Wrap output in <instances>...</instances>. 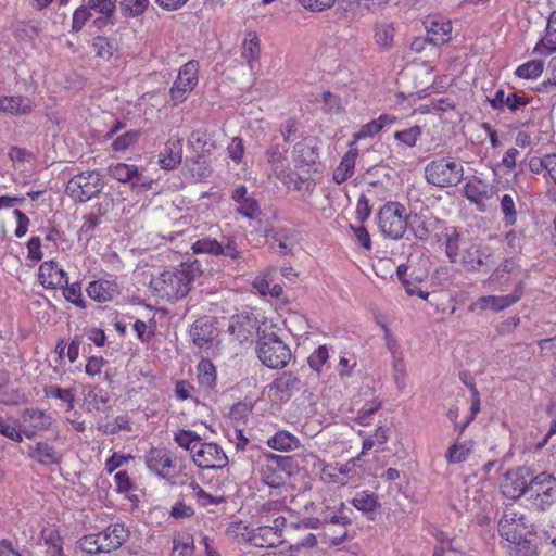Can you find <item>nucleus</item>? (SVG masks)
I'll return each instance as SVG.
<instances>
[{"instance_id":"nucleus-4","label":"nucleus","mask_w":556,"mask_h":556,"mask_svg":"<svg viewBox=\"0 0 556 556\" xmlns=\"http://www.w3.org/2000/svg\"><path fill=\"white\" fill-rule=\"evenodd\" d=\"M256 352L262 364L271 369L286 367L291 358L289 346L274 332L258 336Z\"/></svg>"},{"instance_id":"nucleus-20","label":"nucleus","mask_w":556,"mask_h":556,"mask_svg":"<svg viewBox=\"0 0 556 556\" xmlns=\"http://www.w3.org/2000/svg\"><path fill=\"white\" fill-rule=\"evenodd\" d=\"M38 278L47 289H54L68 282L67 274L54 261L43 262L39 266Z\"/></svg>"},{"instance_id":"nucleus-10","label":"nucleus","mask_w":556,"mask_h":556,"mask_svg":"<svg viewBox=\"0 0 556 556\" xmlns=\"http://www.w3.org/2000/svg\"><path fill=\"white\" fill-rule=\"evenodd\" d=\"M493 263V249L488 244L471 242L464 247L460 263L468 271H480L482 267Z\"/></svg>"},{"instance_id":"nucleus-24","label":"nucleus","mask_w":556,"mask_h":556,"mask_svg":"<svg viewBox=\"0 0 556 556\" xmlns=\"http://www.w3.org/2000/svg\"><path fill=\"white\" fill-rule=\"evenodd\" d=\"M86 291L98 303L110 302L121 293L116 281L111 279L93 280L88 285Z\"/></svg>"},{"instance_id":"nucleus-46","label":"nucleus","mask_w":556,"mask_h":556,"mask_svg":"<svg viewBox=\"0 0 556 556\" xmlns=\"http://www.w3.org/2000/svg\"><path fill=\"white\" fill-rule=\"evenodd\" d=\"M394 28L391 24L380 23L375 27V40L382 48H390L393 42Z\"/></svg>"},{"instance_id":"nucleus-14","label":"nucleus","mask_w":556,"mask_h":556,"mask_svg":"<svg viewBox=\"0 0 556 556\" xmlns=\"http://www.w3.org/2000/svg\"><path fill=\"white\" fill-rule=\"evenodd\" d=\"M189 333L194 345L200 349H210L217 334L214 318L210 316L198 318L191 325Z\"/></svg>"},{"instance_id":"nucleus-56","label":"nucleus","mask_w":556,"mask_h":556,"mask_svg":"<svg viewBox=\"0 0 556 556\" xmlns=\"http://www.w3.org/2000/svg\"><path fill=\"white\" fill-rule=\"evenodd\" d=\"M329 358V352L326 345H319L307 358L309 367L316 371L320 372L321 367L325 365L327 359Z\"/></svg>"},{"instance_id":"nucleus-8","label":"nucleus","mask_w":556,"mask_h":556,"mask_svg":"<svg viewBox=\"0 0 556 556\" xmlns=\"http://www.w3.org/2000/svg\"><path fill=\"white\" fill-rule=\"evenodd\" d=\"M532 476V471L527 467L508 470L501 483L502 494L513 500L527 495Z\"/></svg>"},{"instance_id":"nucleus-21","label":"nucleus","mask_w":556,"mask_h":556,"mask_svg":"<svg viewBox=\"0 0 556 556\" xmlns=\"http://www.w3.org/2000/svg\"><path fill=\"white\" fill-rule=\"evenodd\" d=\"M28 458L42 466H59L62 463V454L48 442H37L28 445Z\"/></svg>"},{"instance_id":"nucleus-26","label":"nucleus","mask_w":556,"mask_h":556,"mask_svg":"<svg viewBox=\"0 0 556 556\" xmlns=\"http://www.w3.org/2000/svg\"><path fill=\"white\" fill-rule=\"evenodd\" d=\"M464 195L477 205L483 204L488 199L494 195V188L484 184L481 179L475 178L464 186Z\"/></svg>"},{"instance_id":"nucleus-7","label":"nucleus","mask_w":556,"mask_h":556,"mask_svg":"<svg viewBox=\"0 0 556 556\" xmlns=\"http://www.w3.org/2000/svg\"><path fill=\"white\" fill-rule=\"evenodd\" d=\"M104 180L98 170H87L73 176L66 186L67 193L76 202H86L97 197L104 188Z\"/></svg>"},{"instance_id":"nucleus-2","label":"nucleus","mask_w":556,"mask_h":556,"mask_svg":"<svg viewBox=\"0 0 556 556\" xmlns=\"http://www.w3.org/2000/svg\"><path fill=\"white\" fill-rule=\"evenodd\" d=\"M194 269L190 265H181L179 268L165 270L151 285L156 294L167 301H176L185 298L191 290L194 280Z\"/></svg>"},{"instance_id":"nucleus-38","label":"nucleus","mask_w":556,"mask_h":556,"mask_svg":"<svg viewBox=\"0 0 556 556\" xmlns=\"http://www.w3.org/2000/svg\"><path fill=\"white\" fill-rule=\"evenodd\" d=\"M174 441L182 448L190 451L192 459L194 458V452L201 444V437L191 430L180 429L174 434Z\"/></svg>"},{"instance_id":"nucleus-15","label":"nucleus","mask_w":556,"mask_h":556,"mask_svg":"<svg viewBox=\"0 0 556 556\" xmlns=\"http://www.w3.org/2000/svg\"><path fill=\"white\" fill-rule=\"evenodd\" d=\"M526 518L513 509H506L498 521V531L506 541L521 540L526 530Z\"/></svg>"},{"instance_id":"nucleus-28","label":"nucleus","mask_w":556,"mask_h":556,"mask_svg":"<svg viewBox=\"0 0 556 556\" xmlns=\"http://www.w3.org/2000/svg\"><path fill=\"white\" fill-rule=\"evenodd\" d=\"M21 418L24 428L34 430H48L52 425V417L37 408H25Z\"/></svg>"},{"instance_id":"nucleus-33","label":"nucleus","mask_w":556,"mask_h":556,"mask_svg":"<svg viewBox=\"0 0 556 556\" xmlns=\"http://www.w3.org/2000/svg\"><path fill=\"white\" fill-rule=\"evenodd\" d=\"M267 445L280 452H291L300 446V440L289 431L281 430L267 440Z\"/></svg>"},{"instance_id":"nucleus-32","label":"nucleus","mask_w":556,"mask_h":556,"mask_svg":"<svg viewBox=\"0 0 556 556\" xmlns=\"http://www.w3.org/2000/svg\"><path fill=\"white\" fill-rule=\"evenodd\" d=\"M13 34L20 40H34L42 31V23L39 20H18L13 26Z\"/></svg>"},{"instance_id":"nucleus-50","label":"nucleus","mask_w":556,"mask_h":556,"mask_svg":"<svg viewBox=\"0 0 556 556\" xmlns=\"http://www.w3.org/2000/svg\"><path fill=\"white\" fill-rule=\"evenodd\" d=\"M219 244L220 242L217 241L216 239L203 238L197 240L192 244L191 249L195 254L206 253L218 256V252H220Z\"/></svg>"},{"instance_id":"nucleus-17","label":"nucleus","mask_w":556,"mask_h":556,"mask_svg":"<svg viewBox=\"0 0 556 556\" xmlns=\"http://www.w3.org/2000/svg\"><path fill=\"white\" fill-rule=\"evenodd\" d=\"M445 254L451 263L459 264L464 247L472 241L466 240L456 227H446L442 235Z\"/></svg>"},{"instance_id":"nucleus-34","label":"nucleus","mask_w":556,"mask_h":556,"mask_svg":"<svg viewBox=\"0 0 556 556\" xmlns=\"http://www.w3.org/2000/svg\"><path fill=\"white\" fill-rule=\"evenodd\" d=\"M287 149L283 147L280 149L278 143H271L270 147L265 151V157L268 164L271 166L273 173L279 177L285 172L286 154Z\"/></svg>"},{"instance_id":"nucleus-45","label":"nucleus","mask_w":556,"mask_h":556,"mask_svg":"<svg viewBox=\"0 0 556 556\" xmlns=\"http://www.w3.org/2000/svg\"><path fill=\"white\" fill-rule=\"evenodd\" d=\"M260 55V41L255 33H249L243 41L242 56L251 63Z\"/></svg>"},{"instance_id":"nucleus-39","label":"nucleus","mask_w":556,"mask_h":556,"mask_svg":"<svg viewBox=\"0 0 556 556\" xmlns=\"http://www.w3.org/2000/svg\"><path fill=\"white\" fill-rule=\"evenodd\" d=\"M260 473L262 481L270 488H279L287 482L286 475L280 473L269 459L261 466Z\"/></svg>"},{"instance_id":"nucleus-40","label":"nucleus","mask_w":556,"mask_h":556,"mask_svg":"<svg viewBox=\"0 0 556 556\" xmlns=\"http://www.w3.org/2000/svg\"><path fill=\"white\" fill-rule=\"evenodd\" d=\"M43 394L46 397L58 399L66 404V409L72 410L74 408L75 393L71 388H60L54 384L43 387Z\"/></svg>"},{"instance_id":"nucleus-12","label":"nucleus","mask_w":556,"mask_h":556,"mask_svg":"<svg viewBox=\"0 0 556 556\" xmlns=\"http://www.w3.org/2000/svg\"><path fill=\"white\" fill-rule=\"evenodd\" d=\"M193 462L200 468H224L228 464L225 452L215 443H202L194 452Z\"/></svg>"},{"instance_id":"nucleus-55","label":"nucleus","mask_w":556,"mask_h":556,"mask_svg":"<svg viewBox=\"0 0 556 556\" xmlns=\"http://www.w3.org/2000/svg\"><path fill=\"white\" fill-rule=\"evenodd\" d=\"M86 5L101 15L114 16L116 10V0H87Z\"/></svg>"},{"instance_id":"nucleus-30","label":"nucleus","mask_w":556,"mask_h":556,"mask_svg":"<svg viewBox=\"0 0 556 556\" xmlns=\"http://www.w3.org/2000/svg\"><path fill=\"white\" fill-rule=\"evenodd\" d=\"M300 388V379L291 372H282L270 386V389L276 391L280 400L290 397L294 392L299 391Z\"/></svg>"},{"instance_id":"nucleus-19","label":"nucleus","mask_w":556,"mask_h":556,"mask_svg":"<svg viewBox=\"0 0 556 556\" xmlns=\"http://www.w3.org/2000/svg\"><path fill=\"white\" fill-rule=\"evenodd\" d=\"M36 104L33 99L22 94L1 96L0 97V112L24 116L29 115L35 110Z\"/></svg>"},{"instance_id":"nucleus-47","label":"nucleus","mask_w":556,"mask_h":556,"mask_svg":"<svg viewBox=\"0 0 556 556\" xmlns=\"http://www.w3.org/2000/svg\"><path fill=\"white\" fill-rule=\"evenodd\" d=\"M86 399L88 402L89 409H93L97 412L102 410L109 402V396L106 392L97 387L91 388L87 392Z\"/></svg>"},{"instance_id":"nucleus-60","label":"nucleus","mask_w":556,"mask_h":556,"mask_svg":"<svg viewBox=\"0 0 556 556\" xmlns=\"http://www.w3.org/2000/svg\"><path fill=\"white\" fill-rule=\"evenodd\" d=\"M372 193V189H368L366 192L362 193L357 201L356 206V216L357 219L362 223L368 219L371 213V207L369 205L368 195Z\"/></svg>"},{"instance_id":"nucleus-36","label":"nucleus","mask_w":556,"mask_h":556,"mask_svg":"<svg viewBox=\"0 0 556 556\" xmlns=\"http://www.w3.org/2000/svg\"><path fill=\"white\" fill-rule=\"evenodd\" d=\"M198 381L205 390H212L216 384V368L210 359H202L198 364Z\"/></svg>"},{"instance_id":"nucleus-29","label":"nucleus","mask_w":556,"mask_h":556,"mask_svg":"<svg viewBox=\"0 0 556 556\" xmlns=\"http://www.w3.org/2000/svg\"><path fill=\"white\" fill-rule=\"evenodd\" d=\"M491 106L495 110H502L508 108L511 111H516L525 106L528 101L526 98L518 96L515 92L508 94L503 89H498L492 98H488Z\"/></svg>"},{"instance_id":"nucleus-51","label":"nucleus","mask_w":556,"mask_h":556,"mask_svg":"<svg viewBox=\"0 0 556 556\" xmlns=\"http://www.w3.org/2000/svg\"><path fill=\"white\" fill-rule=\"evenodd\" d=\"M271 238L278 243L279 252L283 255L288 254L294 244L293 236L287 229L275 230Z\"/></svg>"},{"instance_id":"nucleus-22","label":"nucleus","mask_w":556,"mask_h":556,"mask_svg":"<svg viewBox=\"0 0 556 556\" xmlns=\"http://www.w3.org/2000/svg\"><path fill=\"white\" fill-rule=\"evenodd\" d=\"M105 553L119 548L129 538V531L122 523H113L98 532Z\"/></svg>"},{"instance_id":"nucleus-42","label":"nucleus","mask_w":556,"mask_h":556,"mask_svg":"<svg viewBox=\"0 0 556 556\" xmlns=\"http://www.w3.org/2000/svg\"><path fill=\"white\" fill-rule=\"evenodd\" d=\"M265 457L275 465V468H277L280 473L286 475V481L298 470V464L291 456H280L269 453Z\"/></svg>"},{"instance_id":"nucleus-13","label":"nucleus","mask_w":556,"mask_h":556,"mask_svg":"<svg viewBox=\"0 0 556 556\" xmlns=\"http://www.w3.org/2000/svg\"><path fill=\"white\" fill-rule=\"evenodd\" d=\"M319 159V146L316 137H307L293 147V162L295 167H314Z\"/></svg>"},{"instance_id":"nucleus-61","label":"nucleus","mask_w":556,"mask_h":556,"mask_svg":"<svg viewBox=\"0 0 556 556\" xmlns=\"http://www.w3.org/2000/svg\"><path fill=\"white\" fill-rule=\"evenodd\" d=\"M139 138V134L137 131H127L121 136H118L113 142L112 148L114 151H124L129 147L134 146Z\"/></svg>"},{"instance_id":"nucleus-3","label":"nucleus","mask_w":556,"mask_h":556,"mask_svg":"<svg viewBox=\"0 0 556 556\" xmlns=\"http://www.w3.org/2000/svg\"><path fill=\"white\" fill-rule=\"evenodd\" d=\"M463 176L462 163L452 156L434 159L425 166L426 181L437 188L455 187L463 180Z\"/></svg>"},{"instance_id":"nucleus-64","label":"nucleus","mask_w":556,"mask_h":556,"mask_svg":"<svg viewBox=\"0 0 556 556\" xmlns=\"http://www.w3.org/2000/svg\"><path fill=\"white\" fill-rule=\"evenodd\" d=\"M381 407V401L374 400L366 403L358 412L357 421L358 424L366 426L369 424L371 416Z\"/></svg>"},{"instance_id":"nucleus-18","label":"nucleus","mask_w":556,"mask_h":556,"mask_svg":"<svg viewBox=\"0 0 556 556\" xmlns=\"http://www.w3.org/2000/svg\"><path fill=\"white\" fill-rule=\"evenodd\" d=\"M407 222V228L420 241H427L440 224V219L429 213L408 214Z\"/></svg>"},{"instance_id":"nucleus-52","label":"nucleus","mask_w":556,"mask_h":556,"mask_svg":"<svg viewBox=\"0 0 556 556\" xmlns=\"http://www.w3.org/2000/svg\"><path fill=\"white\" fill-rule=\"evenodd\" d=\"M63 295L68 302L73 303L79 308H86V302L83 298L80 283L74 282L72 285H65V288L63 289Z\"/></svg>"},{"instance_id":"nucleus-58","label":"nucleus","mask_w":556,"mask_h":556,"mask_svg":"<svg viewBox=\"0 0 556 556\" xmlns=\"http://www.w3.org/2000/svg\"><path fill=\"white\" fill-rule=\"evenodd\" d=\"M105 434H116L119 431H130L129 419L127 416H117L112 422L105 424L102 428Z\"/></svg>"},{"instance_id":"nucleus-54","label":"nucleus","mask_w":556,"mask_h":556,"mask_svg":"<svg viewBox=\"0 0 556 556\" xmlns=\"http://www.w3.org/2000/svg\"><path fill=\"white\" fill-rule=\"evenodd\" d=\"M501 210L504 215V222L506 226H511L517 220V212L515 207L514 199L510 194H505L501 199Z\"/></svg>"},{"instance_id":"nucleus-59","label":"nucleus","mask_w":556,"mask_h":556,"mask_svg":"<svg viewBox=\"0 0 556 556\" xmlns=\"http://www.w3.org/2000/svg\"><path fill=\"white\" fill-rule=\"evenodd\" d=\"M190 93L191 90L188 89V87L185 86L184 83H179V79L177 78L174 81L172 88L169 89V97L170 101L173 102V105L182 103Z\"/></svg>"},{"instance_id":"nucleus-16","label":"nucleus","mask_w":556,"mask_h":556,"mask_svg":"<svg viewBox=\"0 0 556 556\" xmlns=\"http://www.w3.org/2000/svg\"><path fill=\"white\" fill-rule=\"evenodd\" d=\"M229 333L240 343L252 341L254 334H258L257 319L249 315H237L231 317Z\"/></svg>"},{"instance_id":"nucleus-31","label":"nucleus","mask_w":556,"mask_h":556,"mask_svg":"<svg viewBox=\"0 0 556 556\" xmlns=\"http://www.w3.org/2000/svg\"><path fill=\"white\" fill-rule=\"evenodd\" d=\"M357 156L358 152L356 149L349 150L342 156L339 165L337 166L332 174V178L338 185L345 182L350 177H352V175L354 174Z\"/></svg>"},{"instance_id":"nucleus-53","label":"nucleus","mask_w":556,"mask_h":556,"mask_svg":"<svg viewBox=\"0 0 556 556\" xmlns=\"http://www.w3.org/2000/svg\"><path fill=\"white\" fill-rule=\"evenodd\" d=\"M79 547L88 554L105 553L103 545L100 543L98 533L84 535L79 540Z\"/></svg>"},{"instance_id":"nucleus-23","label":"nucleus","mask_w":556,"mask_h":556,"mask_svg":"<svg viewBox=\"0 0 556 556\" xmlns=\"http://www.w3.org/2000/svg\"><path fill=\"white\" fill-rule=\"evenodd\" d=\"M231 199L237 203L236 211L249 219H255L261 215V207L257 201L248 195L245 186L240 185L231 192Z\"/></svg>"},{"instance_id":"nucleus-62","label":"nucleus","mask_w":556,"mask_h":556,"mask_svg":"<svg viewBox=\"0 0 556 556\" xmlns=\"http://www.w3.org/2000/svg\"><path fill=\"white\" fill-rule=\"evenodd\" d=\"M91 17L90 10L87 8V5H83L75 10L73 14L72 20V31L78 33L83 29L87 21H89Z\"/></svg>"},{"instance_id":"nucleus-5","label":"nucleus","mask_w":556,"mask_h":556,"mask_svg":"<svg viewBox=\"0 0 556 556\" xmlns=\"http://www.w3.org/2000/svg\"><path fill=\"white\" fill-rule=\"evenodd\" d=\"M408 214L400 202L386 203L378 213V227L381 233L390 239H401L407 229Z\"/></svg>"},{"instance_id":"nucleus-27","label":"nucleus","mask_w":556,"mask_h":556,"mask_svg":"<svg viewBox=\"0 0 556 556\" xmlns=\"http://www.w3.org/2000/svg\"><path fill=\"white\" fill-rule=\"evenodd\" d=\"M181 159L182 141L180 139H170L165 144L163 152H161L159 163L164 169H174L181 163Z\"/></svg>"},{"instance_id":"nucleus-11","label":"nucleus","mask_w":556,"mask_h":556,"mask_svg":"<svg viewBox=\"0 0 556 556\" xmlns=\"http://www.w3.org/2000/svg\"><path fill=\"white\" fill-rule=\"evenodd\" d=\"M110 175L116 180L129 184L132 189L149 190L153 180L139 172L136 165L116 163L109 166Z\"/></svg>"},{"instance_id":"nucleus-43","label":"nucleus","mask_w":556,"mask_h":556,"mask_svg":"<svg viewBox=\"0 0 556 556\" xmlns=\"http://www.w3.org/2000/svg\"><path fill=\"white\" fill-rule=\"evenodd\" d=\"M97 56L110 59L116 50V41L104 36H97L92 41Z\"/></svg>"},{"instance_id":"nucleus-6","label":"nucleus","mask_w":556,"mask_h":556,"mask_svg":"<svg viewBox=\"0 0 556 556\" xmlns=\"http://www.w3.org/2000/svg\"><path fill=\"white\" fill-rule=\"evenodd\" d=\"M527 500L538 510L545 511L556 502V478L546 471L533 475Z\"/></svg>"},{"instance_id":"nucleus-37","label":"nucleus","mask_w":556,"mask_h":556,"mask_svg":"<svg viewBox=\"0 0 556 556\" xmlns=\"http://www.w3.org/2000/svg\"><path fill=\"white\" fill-rule=\"evenodd\" d=\"M199 62L191 60L179 68L177 79L192 91L199 81Z\"/></svg>"},{"instance_id":"nucleus-41","label":"nucleus","mask_w":556,"mask_h":556,"mask_svg":"<svg viewBox=\"0 0 556 556\" xmlns=\"http://www.w3.org/2000/svg\"><path fill=\"white\" fill-rule=\"evenodd\" d=\"M543 49L549 52L556 50V11H553L548 17L545 37L535 46V52H542Z\"/></svg>"},{"instance_id":"nucleus-48","label":"nucleus","mask_w":556,"mask_h":556,"mask_svg":"<svg viewBox=\"0 0 556 556\" xmlns=\"http://www.w3.org/2000/svg\"><path fill=\"white\" fill-rule=\"evenodd\" d=\"M149 0H121L119 8L124 15L139 16L148 8Z\"/></svg>"},{"instance_id":"nucleus-9","label":"nucleus","mask_w":556,"mask_h":556,"mask_svg":"<svg viewBox=\"0 0 556 556\" xmlns=\"http://www.w3.org/2000/svg\"><path fill=\"white\" fill-rule=\"evenodd\" d=\"M523 282L519 281L513 293L507 295H484L478 298L475 302H472L469 306L470 312L476 311H492V312H501L505 308L510 307L515 303H517L523 294Z\"/></svg>"},{"instance_id":"nucleus-1","label":"nucleus","mask_w":556,"mask_h":556,"mask_svg":"<svg viewBox=\"0 0 556 556\" xmlns=\"http://www.w3.org/2000/svg\"><path fill=\"white\" fill-rule=\"evenodd\" d=\"M144 463L153 475L172 484H184L189 479L185 459L167 448H151L144 456Z\"/></svg>"},{"instance_id":"nucleus-44","label":"nucleus","mask_w":556,"mask_h":556,"mask_svg":"<svg viewBox=\"0 0 556 556\" xmlns=\"http://www.w3.org/2000/svg\"><path fill=\"white\" fill-rule=\"evenodd\" d=\"M544 68V63L541 60L529 61L516 70V75L525 79H534L539 77Z\"/></svg>"},{"instance_id":"nucleus-25","label":"nucleus","mask_w":556,"mask_h":556,"mask_svg":"<svg viewBox=\"0 0 556 556\" xmlns=\"http://www.w3.org/2000/svg\"><path fill=\"white\" fill-rule=\"evenodd\" d=\"M425 25L431 45L441 46L451 39L452 24L450 21L430 17Z\"/></svg>"},{"instance_id":"nucleus-49","label":"nucleus","mask_w":556,"mask_h":556,"mask_svg":"<svg viewBox=\"0 0 556 556\" xmlns=\"http://www.w3.org/2000/svg\"><path fill=\"white\" fill-rule=\"evenodd\" d=\"M471 453V446L465 443H455L451 445L446 453V460L450 464H458L465 462Z\"/></svg>"},{"instance_id":"nucleus-57","label":"nucleus","mask_w":556,"mask_h":556,"mask_svg":"<svg viewBox=\"0 0 556 556\" xmlns=\"http://www.w3.org/2000/svg\"><path fill=\"white\" fill-rule=\"evenodd\" d=\"M420 135L421 128L419 126H414L402 131H396L394 134V138L400 142H403L405 146L412 148L416 144Z\"/></svg>"},{"instance_id":"nucleus-35","label":"nucleus","mask_w":556,"mask_h":556,"mask_svg":"<svg viewBox=\"0 0 556 556\" xmlns=\"http://www.w3.org/2000/svg\"><path fill=\"white\" fill-rule=\"evenodd\" d=\"M353 506L364 514L375 513L380 508L378 496L369 491H359L352 500Z\"/></svg>"},{"instance_id":"nucleus-63","label":"nucleus","mask_w":556,"mask_h":556,"mask_svg":"<svg viewBox=\"0 0 556 556\" xmlns=\"http://www.w3.org/2000/svg\"><path fill=\"white\" fill-rule=\"evenodd\" d=\"M509 542L515 544L511 552L513 556H536L535 546L525 539V534H522L521 540Z\"/></svg>"}]
</instances>
